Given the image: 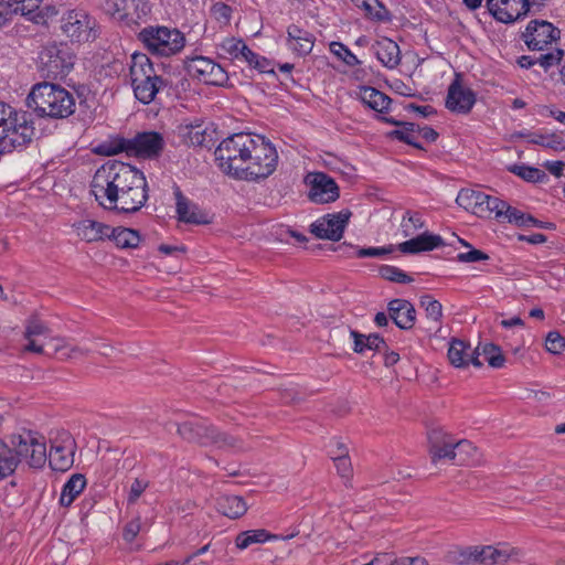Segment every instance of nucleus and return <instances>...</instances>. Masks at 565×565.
Wrapping results in <instances>:
<instances>
[{
  "instance_id": "nucleus-1",
  "label": "nucleus",
  "mask_w": 565,
  "mask_h": 565,
  "mask_svg": "<svg viewBox=\"0 0 565 565\" xmlns=\"http://www.w3.org/2000/svg\"><path fill=\"white\" fill-rule=\"evenodd\" d=\"M214 161L231 179L259 182L275 172L278 152L264 136L237 132L223 138L214 148Z\"/></svg>"
},
{
  "instance_id": "nucleus-2",
  "label": "nucleus",
  "mask_w": 565,
  "mask_h": 565,
  "mask_svg": "<svg viewBox=\"0 0 565 565\" xmlns=\"http://www.w3.org/2000/svg\"><path fill=\"white\" fill-rule=\"evenodd\" d=\"M90 192L105 210L135 213L148 200V183L143 172L117 160L100 166L90 182Z\"/></svg>"
},
{
  "instance_id": "nucleus-3",
  "label": "nucleus",
  "mask_w": 565,
  "mask_h": 565,
  "mask_svg": "<svg viewBox=\"0 0 565 565\" xmlns=\"http://www.w3.org/2000/svg\"><path fill=\"white\" fill-rule=\"evenodd\" d=\"M26 106L40 118L65 119L75 111V98L61 85L35 84L26 97Z\"/></svg>"
},
{
  "instance_id": "nucleus-4",
  "label": "nucleus",
  "mask_w": 565,
  "mask_h": 565,
  "mask_svg": "<svg viewBox=\"0 0 565 565\" xmlns=\"http://www.w3.org/2000/svg\"><path fill=\"white\" fill-rule=\"evenodd\" d=\"M0 132V153H10L18 148H25L35 136L32 115L26 110L8 107V116Z\"/></svg>"
},
{
  "instance_id": "nucleus-5",
  "label": "nucleus",
  "mask_w": 565,
  "mask_h": 565,
  "mask_svg": "<svg viewBox=\"0 0 565 565\" xmlns=\"http://www.w3.org/2000/svg\"><path fill=\"white\" fill-rule=\"evenodd\" d=\"M130 79L136 98L145 105L154 99L163 85V79L157 75L150 58L142 53L131 56Z\"/></svg>"
},
{
  "instance_id": "nucleus-6",
  "label": "nucleus",
  "mask_w": 565,
  "mask_h": 565,
  "mask_svg": "<svg viewBox=\"0 0 565 565\" xmlns=\"http://www.w3.org/2000/svg\"><path fill=\"white\" fill-rule=\"evenodd\" d=\"M138 40L149 53L157 56L174 55L185 43L184 35L179 30L167 26H147L138 33Z\"/></svg>"
},
{
  "instance_id": "nucleus-7",
  "label": "nucleus",
  "mask_w": 565,
  "mask_h": 565,
  "mask_svg": "<svg viewBox=\"0 0 565 565\" xmlns=\"http://www.w3.org/2000/svg\"><path fill=\"white\" fill-rule=\"evenodd\" d=\"M75 58L74 52L66 43H52L41 50L39 68L45 78H64L73 70Z\"/></svg>"
},
{
  "instance_id": "nucleus-8",
  "label": "nucleus",
  "mask_w": 565,
  "mask_h": 565,
  "mask_svg": "<svg viewBox=\"0 0 565 565\" xmlns=\"http://www.w3.org/2000/svg\"><path fill=\"white\" fill-rule=\"evenodd\" d=\"M11 444L13 452L19 458V462L24 460L29 467L34 469L42 468L46 460V445L43 437L32 431L12 436Z\"/></svg>"
},
{
  "instance_id": "nucleus-9",
  "label": "nucleus",
  "mask_w": 565,
  "mask_h": 565,
  "mask_svg": "<svg viewBox=\"0 0 565 565\" xmlns=\"http://www.w3.org/2000/svg\"><path fill=\"white\" fill-rule=\"evenodd\" d=\"M351 215L350 210L326 214L310 225V233L319 239L339 242L343 236Z\"/></svg>"
},
{
  "instance_id": "nucleus-10",
  "label": "nucleus",
  "mask_w": 565,
  "mask_h": 565,
  "mask_svg": "<svg viewBox=\"0 0 565 565\" xmlns=\"http://www.w3.org/2000/svg\"><path fill=\"white\" fill-rule=\"evenodd\" d=\"M532 51H543L551 43L559 40L561 31L546 20H531L521 35Z\"/></svg>"
},
{
  "instance_id": "nucleus-11",
  "label": "nucleus",
  "mask_w": 565,
  "mask_h": 565,
  "mask_svg": "<svg viewBox=\"0 0 565 565\" xmlns=\"http://www.w3.org/2000/svg\"><path fill=\"white\" fill-rule=\"evenodd\" d=\"M309 186L308 199L316 204H328L340 196V189L329 174L324 172H310L305 178Z\"/></svg>"
},
{
  "instance_id": "nucleus-12",
  "label": "nucleus",
  "mask_w": 565,
  "mask_h": 565,
  "mask_svg": "<svg viewBox=\"0 0 565 565\" xmlns=\"http://www.w3.org/2000/svg\"><path fill=\"white\" fill-rule=\"evenodd\" d=\"M61 29L72 42H88L95 38L93 34L94 21L84 11L72 10L64 14L61 20Z\"/></svg>"
},
{
  "instance_id": "nucleus-13",
  "label": "nucleus",
  "mask_w": 565,
  "mask_h": 565,
  "mask_svg": "<svg viewBox=\"0 0 565 565\" xmlns=\"http://www.w3.org/2000/svg\"><path fill=\"white\" fill-rule=\"evenodd\" d=\"M486 6L497 21L505 24L525 18L531 9L530 0H487Z\"/></svg>"
},
{
  "instance_id": "nucleus-14",
  "label": "nucleus",
  "mask_w": 565,
  "mask_h": 565,
  "mask_svg": "<svg viewBox=\"0 0 565 565\" xmlns=\"http://www.w3.org/2000/svg\"><path fill=\"white\" fill-rule=\"evenodd\" d=\"M164 139L157 131L137 132L131 138L130 157L152 160L161 156L164 149Z\"/></svg>"
},
{
  "instance_id": "nucleus-15",
  "label": "nucleus",
  "mask_w": 565,
  "mask_h": 565,
  "mask_svg": "<svg viewBox=\"0 0 565 565\" xmlns=\"http://www.w3.org/2000/svg\"><path fill=\"white\" fill-rule=\"evenodd\" d=\"M476 94L472 89L461 85L459 75L451 82L448 87L446 97V107L457 114H468L476 104Z\"/></svg>"
},
{
  "instance_id": "nucleus-16",
  "label": "nucleus",
  "mask_w": 565,
  "mask_h": 565,
  "mask_svg": "<svg viewBox=\"0 0 565 565\" xmlns=\"http://www.w3.org/2000/svg\"><path fill=\"white\" fill-rule=\"evenodd\" d=\"M429 455L433 463L447 459L456 461L455 439L443 429H433L428 433Z\"/></svg>"
},
{
  "instance_id": "nucleus-17",
  "label": "nucleus",
  "mask_w": 565,
  "mask_h": 565,
  "mask_svg": "<svg viewBox=\"0 0 565 565\" xmlns=\"http://www.w3.org/2000/svg\"><path fill=\"white\" fill-rule=\"evenodd\" d=\"M388 317L403 330H411L416 320V310L406 299H393L387 305Z\"/></svg>"
},
{
  "instance_id": "nucleus-18",
  "label": "nucleus",
  "mask_w": 565,
  "mask_h": 565,
  "mask_svg": "<svg viewBox=\"0 0 565 565\" xmlns=\"http://www.w3.org/2000/svg\"><path fill=\"white\" fill-rule=\"evenodd\" d=\"M372 51L383 66L393 70L401 63V50L398 44L388 39L381 38L372 45Z\"/></svg>"
},
{
  "instance_id": "nucleus-19",
  "label": "nucleus",
  "mask_w": 565,
  "mask_h": 565,
  "mask_svg": "<svg viewBox=\"0 0 565 565\" xmlns=\"http://www.w3.org/2000/svg\"><path fill=\"white\" fill-rule=\"evenodd\" d=\"M73 226L77 236L86 243L104 241L109 235V225L89 218L82 220Z\"/></svg>"
},
{
  "instance_id": "nucleus-20",
  "label": "nucleus",
  "mask_w": 565,
  "mask_h": 565,
  "mask_svg": "<svg viewBox=\"0 0 565 565\" xmlns=\"http://www.w3.org/2000/svg\"><path fill=\"white\" fill-rule=\"evenodd\" d=\"M150 12L151 8L147 0H128L124 12L119 13L117 20L128 26L139 25L141 22H146Z\"/></svg>"
},
{
  "instance_id": "nucleus-21",
  "label": "nucleus",
  "mask_w": 565,
  "mask_h": 565,
  "mask_svg": "<svg viewBox=\"0 0 565 565\" xmlns=\"http://www.w3.org/2000/svg\"><path fill=\"white\" fill-rule=\"evenodd\" d=\"M174 196L177 201V213L180 221L191 224L207 223L205 214L198 205L191 204L178 186L174 189Z\"/></svg>"
},
{
  "instance_id": "nucleus-22",
  "label": "nucleus",
  "mask_w": 565,
  "mask_h": 565,
  "mask_svg": "<svg viewBox=\"0 0 565 565\" xmlns=\"http://www.w3.org/2000/svg\"><path fill=\"white\" fill-rule=\"evenodd\" d=\"M177 431L180 437L190 441L206 445L210 439L209 427L205 426L201 420L194 419L184 422L182 424H175Z\"/></svg>"
},
{
  "instance_id": "nucleus-23",
  "label": "nucleus",
  "mask_w": 565,
  "mask_h": 565,
  "mask_svg": "<svg viewBox=\"0 0 565 565\" xmlns=\"http://www.w3.org/2000/svg\"><path fill=\"white\" fill-rule=\"evenodd\" d=\"M288 42L294 43L292 50L299 55H307L312 51L315 36L312 33L291 24L287 29Z\"/></svg>"
},
{
  "instance_id": "nucleus-24",
  "label": "nucleus",
  "mask_w": 565,
  "mask_h": 565,
  "mask_svg": "<svg viewBox=\"0 0 565 565\" xmlns=\"http://www.w3.org/2000/svg\"><path fill=\"white\" fill-rule=\"evenodd\" d=\"M360 100L369 108L382 114L388 110L392 102L386 94L371 86L361 87Z\"/></svg>"
},
{
  "instance_id": "nucleus-25",
  "label": "nucleus",
  "mask_w": 565,
  "mask_h": 565,
  "mask_svg": "<svg viewBox=\"0 0 565 565\" xmlns=\"http://www.w3.org/2000/svg\"><path fill=\"white\" fill-rule=\"evenodd\" d=\"M184 141L193 147H207L211 140L209 127L204 126L202 121L195 120L181 128Z\"/></svg>"
},
{
  "instance_id": "nucleus-26",
  "label": "nucleus",
  "mask_w": 565,
  "mask_h": 565,
  "mask_svg": "<svg viewBox=\"0 0 565 565\" xmlns=\"http://www.w3.org/2000/svg\"><path fill=\"white\" fill-rule=\"evenodd\" d=\"M217 511L230 519H238L247 511V505L242 497L222 495L217 499Z\"/></svg>"
},
{
  "instance_id": "nucleus-27",
  "label": "nucleus",
  "mask_w": 565,
  "mask_h": 565,
  "mask_svg": "<svg viewBox=\"0 0 565 565\" xmlns=\"http://www.w3.org/2000/svg\"><path fill=\"white\" fill-rule=\"evenodd\" d=\"M53 355L61 361H67L72 359H78L88 355L92 350L88 348H82L78 345H71L63 338L52 339Z\"/></svg>"
},
{
  "instance_id": "nucleus-28",
  "label": "nucleus",
  "mask_w": 565,
  "mask_h": 565,
  "mask_svg": "<svg viewBox=\"0 0 565 565\" xmlns=\"http://www.w3.org/2000/svg\"><path fill=\"white\" fill-rule=\"evenodd\" d=\"M189 75L204 84H212V61L207 57L195 56L186 64Z\"/></svg>"
},
{
  "instance_id": "nucleus-29",
  "label": "nucleus",
  "mask_w": 565,
  "mask_h": 565,
  "mask_svg": "<svg viewBox=\"0 0 565 565\" xmlns=\"http://www.w3.org/2000/svg\"><path fill=\"white\" fill-rule=\"evenodd\" d=\"M86 486V478L82 473L73 475L68 481L63 486L60 504L62 507H70L76 497L84 490Z\"/></svg>"
},
{
  "instance_id": "nucleus-30",
  "label": "nucleus",
  "mask_w": 565,
  "mask_h": 565,
  "mask_svg": "<svg viewBox=\"0 0 565 565\" xmlns=\"http://www.w3.org/2000/svg\"><path fill=\"white\" fill-rule=\"evenodd\" d=\"M108 238L113 239L116 246L120 248H135L140 242L139 232L127 227L111 228L109 226Z\"/></svg>"
},
{
  "instance_id": "nucleus-31",
  "label": "nucleus",
  "mask_w": 565,
  "mask_h": 565,
  "mask_svg": "<svg viewBox=\"0 0 565 565\" xmlns=\"http://www.w3.org/2000/svg\"><path fill=\"white\" fill-rule=\"evenodd\" d=\"M271 539H276V535H271L264 529L247 530L238 533L235 539V546L238 550H245L252 544L265 543Z\"/></svg>"
},
{
  "instance_id": "nucleus-32",
  "label": "nucleus",
  "mask_w": 565,
  "mask_h": 565,
  "mask_svg": "<svg viewBox=\"0 0 565 565\" xmlns=\"http://www.w3.org/2000/svg\"><path fill=\"white\" fill-rule=\"evenodd\" d=\"M131 138L115 136L107 141H104L96 148V152L104 156H115L125 152L130 157Z\"/></svg>"
},
{
  "instance_id": "nucleus-33",
  "label": "nucleus",
  "mask_w": 565,
  "mask_h": 565,
  "mask_svg": "<svg viewBox=\"0 0 565 565\" xmlns=\"http://www.w3.org/2000/svg\"><path fill=\"white\" fill-rule=\"evenodd\" d=\"M480 202L481 203L478 205L476 211V215L479 217H501L503 215L504 207H507V202L488 194H486V199L480 200Z\"/></svg>"
},
{
  "instance_id": "nucleus-34",
  "label": "nucleus",
  "mask_w": 565,
  "mask_h": 565,
  "mask_svg": "<svg viewBox=\"0 0 565 565\" xmlns=\"http://www.w3.org/2000/svg\"><path fill=\"white\" fill-rule=\"evenodd\" d=\"M365 12V17L376 22H390L392 14L390 10L380 0H363L361 4L356 3Z\"/></svg>"
},
{
  "instance_id": "nucleus-35",
  "label": "nucleus",
  "mask_w": 565,
  "mask_h": 565,
  "mask_svg": "<svg viewBox=\"0 0 565 565\" xmlns=\"http://www.w3.org/2000/svg\"><path fill=\"white\" fill-rule=\"evenodd\" d=\"M469 344L459 339H452L449 343L448 360L455 367H467L469 365L467 352Z\"/></svg>"
},
{
  "instance_id": "nucleus-36",
  "label": "nucleus",
  "mask_w": 565,
  "mask_h": 565,
  "mask_svg": "<svg viewBox=\"0 0 565 565\" xmlns=\"http://www.w3.org/2000/svg\"><path fill=\"white\" fill-rule=\"evenodd\" d=\"M47 459L49 465L53 470L62 472L68 470L74 462L73 452L65 451V448L62 446H52Z\"/></svg>"
},
{
  "instance_id": "nucleus-37",
  "label": "nucleus",
  "mask_w": 565,
  "mask_h": 565,
  "mask_svg": "<svg viewBox=\"0 0 565 565\" xmlns=\"http://www.w3.org/2000/svg\"><path fill=\"white\" fill-rule=\"evenodd\" d=\"M19 465L13 449L0 440V481L11 476Z\"/></svg>"
},
{
  "instance_id": "nucleus-38",
  "label": "nucleus",
  "mask_w": 565,
  "mask_h": 565,
  "mask_svg": "<svg viewBox=\"0 0 565 565\" xmlns=\"http://www.w3.org/2000/svg\"><path fill=\"white\" fill-rule=\"evenodd\" d=\"M507 170L531 183H540L547 179V175L543 170L526 164H511Z\"/></svg>"
},
{
  "instance_id": "nucleus-39",
  "label": "nucleus",
  "mask_w": 565,
  "mask_h": 565,
  "mask_svg": "<svg viewBox=\"0 0 565 565\" xmlns=\"http://www.w3.org/2000/svg\"><path fill=\"white\" fill-rule=\"evenodd\" d=\"M478 564L493 565L503 564L509 559V554L504 550H498L493 546H477Z\"/></svg>"
},
{
  "instance_id": "nucleus-40",
  "label": "nucleus",
  "mask_w": 565,
  "mask_h": 565,
  "mask_svg": "<svg viewBox=\"0 0 565 565\" xmlns=\"http://www.w3.org/2000/svg\"><path fill=\"white\" fill-rule=\"evenodd\" d=\"M486 199V193L471 189H462L459 191L456 202L459 206L476 214L480 200Z\"/></svg>"
},
{
  "instance_id": "nucleus-41",
  "label": "nucleus",
  "mask_w": 565,
  "mask_h": 565,
  "mask_svg": "<svg viewBox=\"0 0 565 565\" xmlns=\"http://www.w3.org/2000/svg\"><path fill=\"white\" fill-rule=\"evenodd\" d=\"M529 142L552 149L556 152L565 151V140L557 134H530Z\"/></svg>"
},
{
  "instance_id": "nucleus-42",
  "label": "nucleus",
  "mask_w": 565,
  "mask_h": 565,
  "mask_svg": "<svg viewBox=\"0 0 565 565\" xmlns=\"http://www.w3.org/2000/svg\"><path fill=\"white\" fill-rule=\"evenodd\" d=\"M245 42L242 39L228 38L220 44V51L217 55L223 58H241V47L244 46Z\"/></svg>"
},
{
  "instance_id": "nucleus-43",
  "label": "nucleus",
  "mask_w": 565,
  "mask_h": 565,
  "mask_svg": "<svg viewBox=\"0 0 565 565\" xmlns=\"http://www.w3.org/2000/svg\"><path fill=\"white\" fill-rule=\"evenodd\" d=\"M416 245L420 252H430L438 247L445 246V242L440 235L430 232H424L415 237Z\"/></svg>"
},
{
  "instance_id": "nucleus-44",
  "label": "nucleus",
  "mask_w": 565,
  "mask_h": 565,
  "mask_svg": "<svg viewBox=\"0 0 565 565\" xmlns=\"http://www.w3.org/2000/svg\"><path fill=\"white\" fill-rule=\"evenodd\" d=\"M424 226V221L418 213L407 211L401 223V232L404 237H409Z\"/></svg>"
},
{
  "instance_id": "nucleus-45",
  "label": "nucleus",
  "mask_w": 565,
  "mask_h": 565,
  "mask_svg": "<svg viewBox=\"0 0 565 565\" xmlns=\"http://www.w3.org/2000/svg\"><path fill=\"white\" fill-rule=\"evenodd\" d=\"M420 307L425 309L427 318L431 319L434 322H439L443 317V306L441 303L434 299L430 295H424L419 300Z\"/></svg>"
},
{
  "instance_id": "nucleus-46",
  "label": "nucleus",
  "mask_w": 565,
  "mask_h": 565,
  "mask_svg": "<svg viewBox=\"0 0 565 565\" xmlns=\"http://www.w3.org/2000/svg\"><path fill=\"white\" fill-rule=\"evenodd\" d=\"M380 274L382 278L398 284H409L414 280L402 269L391 265H383L380 268Z\"/></svg>"
},
{
  "instance_id": "nucleus-47",
  "label": "nucleus",
  "mask_w": 565,
  "mask_h": 565,
  "mask_svg": "<svg viewBox=\"0 0 565 565\" xmlns=\"http://www.w3.org/2000/svg\"><path fill=\"white\" fill-rule=\"evenodd\" d=\"M482 353L490 366L500 369L504 365L505 358L498 345L488 343L483 347Z\"/></svg>"
},
{
  "instance_id": "nucleus-48",
  "label": "nucleus",
  "mask_w": 565,
  "mask_h": 565,
  "mask_svg": "<svg viewBox=\"0 0 565 565\" xmlns=\"http://www.w3.org/2000/svg\"><path fill=\"white\" fill-rule=\"evenodd\" d=\"M454 446L457 451V465H466L468 462V458L475 456L477 452V448L467 439L455 440Z\"/></svg>"
},
{
  "instance_id": "nucleus-49",
  "label": "nucleus",
  "mask_w": 565,
  "mask_h": 565,
  "mask_svg": "<svg viewBox=\"0 0 565 565\" xmlns=\"http://www.w3.org/2000/svg\"><path fill=\"white\" fill-rule=\"evenodd\" d=\"M330 51L340 57L347 65L349 66H356L361 64V62L358 60V57L345 46L344 44L340 42H332L330 44Z\"/></svg>"
},
{
  "instance_id": "nucleus-50",
  "label": "nucleus",
  "mask_w": 565,
  "mask_h": 565,
  "mask_svg": "<svg viewBox=\"0 0 565 565\" xmlns=\"http://www.w3.org/2000/svg\"><path fill=\"white\" fill-rule=\"evenodd\" d=\"M6 3L12 4V14L21 13L22 15H29L34 12L42 0H4Z\"/></svg>"
},
{
  "instance_id": "nucleus-51",
  "label": "nucleus",
  "mask_w": 565,
  "mask_h": 565,
  "mask_svg": "<svg viewBox=\"0 0 565 565\" xmlns=\"http://www.w3.org/2000/svg\"><path fill=\"white\" fill-rule=\"evenodd\" d=\"M510 223H513L518 226L529 225V221H532V215L523 213L522 211L509 205L507 203V207H504L503 215Z\"/></svg>"
},
{
  "instance_id": "nucleus-52",
  "label": "nucleus",
  "mask_w": 565,
  "mask_h": 565,
  "mask_svg": "<svg viewBox=\"0 0 565 565\" xmlns=\"http://www.w3.org/2000/svg\"><path fill=\"white\" fill-rule=\"evenodd\" d=\"M396 250L394 245L381 246V247H361L356 249V257H382L392 254Z\"/></svg>"
},
{
  "instance_id": "nucleus-53",
  "label": "nucleus",
  "mask_w": 565,
  "mask_h": 565,
  "mask_svg": "<svg viewBox=\"0 0 565 565\" xmlns=\"http://www.w3.org/2000/svg\"><path fill=\"white\" fill-rule=\"evenodd\" d=\"M545 347L548 352L561 354L565 349V338L557 331H551L546 337Z\"/></svg>"
},
{
  "instance_id": "nucleus-54",
  "label": "nucleus",
  "mask_w": 565,
  "mask_h": 565,
  "mask_svg": "<svg viewBox=\"0 0 565 565\" xmlns=\"http://www.w3.org/2000/svg\"><path fill=\"white\" fill-rule=\"evenodd\" d=\"M387 137L391 139H396L401 142L407 143L414 148H417L420 150L424 149L423 146L419 142H417L416 136L414 134L405 130L404 128L390 131L387 134Z\"/></svg>"
},
{
  "instance_id": "nucleus-55",
  "label": "nucleus",
  "mask_w": 565,
  "mask_h": 565,
  "mask_svg": "<svg viewBox=\"0 0 565 565\" xmlns=\"http://www.w3.org/2000/svg\"><path fill=\"white\" fill-rule=\"evenodd\" d=\"M128 0H100V8L111 18H118L119 13L124 12L126 2Z\"/></svg>"
},
{
  "instance_id": "nucleus-56",
  "label": "nucleus",
  "mask_w": 565,
  "mask_h": 565,
  "mask_svg": "<svg viewBox=\"0 0 565 565\" xmlns=\"http://www.w3.org/2000/svg\"><path fill=\"white\" fill-rule=\"evenodd\" d=\"M140 531H141V519H140V516H137V518L132 519L131 521H129L125 525L124 532H122V537L126 542L131 543L137 537V535L139 534Z\"/></svg>"
},
{
  "instance_id": "nucleus-57",
  "label": "nucleus",
  "mask_w": 565,
  "mask_h": 565,
  "mask_svg": "<svg viewBox=\"0 0 565 565\" xmlns=\"http://www.w3.org/2000/svg\"><path fill=\"white\" fill-rule=\"evenodd\" d=\"M344 454V452H341ZM338 473L342 478H349L352 473V465L349 456H332Z\"/></svg>"
},
{
  "instance_id": "nucleus-58",
  "label": "nucleus",
  "mask_w": 565,
  "mask_h": 565,
  "mask_svg": "<svg viewBox=\"0 0 565 565\" xmlns=\"http://www.w3.org/2000/svg\"><path fill=\"white\" fill-rule=\"evenodd\" d=\"M232 17V8L224 2L214 3V19L222 25H227Z\"/></svg>"
},
{
  "instance_id": "nucleus-59",
  "label": "nucleus",
  "mask_w": 565,
  "mask_h": 565,
  "mask_svg": "<svg viewBox=\"0 0 565 565\" xmlns=\"http://www.w3.org/2000/svg\"><path fill=\"white\" fill-rule=\"evenodd\" d=\"M490 257L488 254L480 249L471 248L467 253H459L456 259L459 263H476L481 260H488Z\"/></svg>"
},
{
  "instance_id": "nucleus-60",
  "label": "nucleus",
  "mask_w": 565,
  "mask_h": 565,
  "mask_svg": "<svg viewBox=\"0 0 565 565\" xmlns=\"http://www.w3.org/2000/svg\"><path fill=\"white\" fill-rule=\"evenodd\" d=\"M47 327L39 319H30L25 327L24 337L25 339H33L34 335L45 334Z\"/></svg>"
},
{
  "instance_id": "nucleus-61",
  "label": "nucleus",
  "mask_w": 565,
  "mask_h": 565,
  "mask_svg": "<svg viewBox=\"0 0 565 565\" xmlns=\"http://www.w3.org/2000/svg\"><path fill=\"white\" fill-rule=\"evenodd\" d=\"M149 483L147 480L143 479H135L131 483L129 495H128V503L134 504L137 502V500L140 498L142 492L148 488Z\"/></svg>"
},
{
  "instance_id": "nucleus-62",
  "label": "nucleus",
  "mask_w": 565,
  "mask_h": 565,
  "mask_svg": "<svg viewBox=\"0 0 565 565\" xmlns=\"http://www.w3.org/2000/svg\"><path fill=\"white\" fill-rule=\"evenodd\" d=\"M366 347H367V350L377 351V352L388 349L385 340L379 333H371L367 335Z\"/></svg>"
},
{
  "instance_id": "nucleus-63",
  "label": "nucleus",
  "mask_w": 565,
  "mask_h": 565,
  "mask_svg": "<svg viewBox=\"0 0 565 565\" xmlns=\"http://www.w3.org/2000/svg\"><path fill=\"white\" fill-rule=\"evenodd\" d=\"M210 548V543L203 545L202 547L198 548L196 551H194L193 553H191L190 555H188L183 561H182V565H188V564H193V565H209V562H202V561H199V557L201 555H203L204 553H206Z\"/></svg>"
},
{
  "instance_id": "nucleus-64",
  "label": "nucleus",
  "mask_w": 565,
  "mask_h": 565,
  "mask_svg": "<svg viewBox=\"0 0 565 565\" xmlns=\"http://www.w3.org/2000/svg\"><path fill=\"white\" fill-rule=\"evenodd\" d=\"M350 335L353 338L354 345L353 351L359 354H363L365 350H367L366 347V339L367 335L360 333L356 330H350Z\"/></svg>"
}]
</instances>
